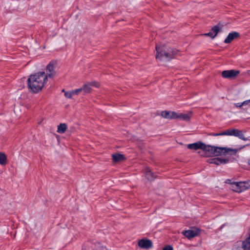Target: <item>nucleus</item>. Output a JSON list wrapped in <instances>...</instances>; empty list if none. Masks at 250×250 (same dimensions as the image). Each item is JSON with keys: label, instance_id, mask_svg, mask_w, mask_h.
I'll list each match as a JSON object with an SVG mask.
<instances>
[{"label": "nucleus", "instance_id": "5", "mask_svg": "<svg viewBox=\"0 0 250 250\" xmlns=\"http://www.w3.org/2000/svg\"><path fill=\"white\" fill-rule=\"evenodd\" d=\"M227 135L234 136L238 137L240 139L243 141H247L248 138H246L242 131L237 129H231L227 130Z\"/></svg>", "mask_w": 250, "mask_h": 250}, {"label": "nucleus", "instance_id": "30", "mask_svg": "<svg viewBox=\"0 0 250 250\" xmlns=\"http://www.w3.org/2000/svg\"><path fill=\"white\" fill-rule=\"evenodd\" d=\"M223 135H227V130L219 133V136H223Z\"/></svg>", "mask_w": 250, "mask_h": 250}, {"label": "nucleus", "instance_id": "11", "mask_svg": "<svg viewBox=\"0 0 250 250\" xmlns=\"http://www.w3.org/2000/svg\"><path fill=\"white\" fill-rule=\"evenodd\" d=\"M240 34L237 32H232L229 34L227 38L224 41V42L226 43H230L233 40L239 38Z\"/></svg>", "mask_w": 250, "mask_h": 250}, {"label": "nucleus", "instance_id": "13", "mask_svg": "<svg viewBox=\"0 0 250 250\" xmlns=\"http://www.w3.org/2000/svg\"><path fill=\"white\" fill-rule=\"evenodd\" d=\"M210 164H214L216 165H219L220 164H225L229 162L228 159H224L222 158H214L209 160Z\"/></svg>", "mask_w": 250, "mask_h": 250}, {"label": "nucleus", "instance_id": "6", "mask_svg": "<svg viewBox=\"0 0 250 250\" xmlns=\"http://www.w3.org/2000/svg\"><path fill=\"white\" fill-rule=\"evenodd\" d=\"M239 74L240 71L231 69L223 71L222 76L224 78L232 79L236 78Z\"/></svg>", "mask_w": 250, "mask_h": 250}, {"label": "nucleus", "instance_id": "27", "mask_svg": "<svg viewBox=\"0 0 250 250\" xmlns=\"http://www.w3.org/2000/svg\"><path fill=\"white\" fill-rule=\"evenodd\" d=\"M89 84L90 85V86H95L96 87H99V84L98 83L96 82H92L91 83H89Z\"/></svg>", "mask_w": 250, "mask_h": 250}, {"label": "nucleus", "instance_id": "21", "mask_svg": "<svg viewBox=\"0 0 250 250\" xmlns=\"http://www.w3.org/2000/svg\"><path fill=\"white\" fill-rule=\"evenodd\" d=\"M7 164V157L6 155L0 152V165H5Z\"/></svg>", "mask_w": 250, "mask_h": 250}, {"label": "nucleus", "instance_id": "14", "mask_svg": "<svg viewBox=\"0 0 250 250\" xmlns=\"http://www.w3.org/2000/svg\"><path fill=\"white\" fill-rule=\"evenodd\" d=\"M163 117L166 119H176L177 113L172 111H163L161 113Z\"/></svg>", "mask_w": 250, "mask_h": 250}, {"label": "nucleus", "instance_id": "7", "mask_svg": "<svg viewBox=\"0 0 250 250\" xmlns=\"http://www.w3.org/2000/svg\"><path fill=\"white\" fill-rule=\"evenodd\" d=\"M56 62L54 61H51L49 62V63L46 66V73H45V75L46 76V78L48 77L50 78H52L55 75L56 72L55 71V68L56 67Z\"/></svg>", "mask_w": 250, "mask_h": 250}, {"label": "nucleus", "instance_id": "22", "mask_svg": "<svg viewBox=\"0 0 250 250\" xmlns=\"http://www.w3.org/2000/svg\"><path fill=\"white\" fill-rule=\"evenodd\" d=\"M220 30V27L219 25H216L211 28V32L213 33L214 35L216 37L218 32Z\"/></svg>", "mask_w": 250, "mask_h": 250}, {"label": "nucleus", "instance_id": "26", "mask_svg": "<svg viewBox=\"0 0 250 250\" xmlns=\"http://www.w3.org/2000/svg\"><path fill=\"white\" fill-rule=\"evenodd\" d=\"M73 95H78L80 93L83 92L82 88L77 89L72 91Z\"/></svg>", "mask_w": 250, "mask_h": 250}, {"label": "nucleus", "instance_id": "18", "mask_svg": "<svg viewBox=\"0 0 250 250\" xmlns=\"http://www.w3.org/2000/svg\"><path fill=\"white\" fill-rule=\"evenodd\" d=\"M67 125L65 123L60 124L58 126L57 132L59 133H63L66 130Z\"/></svg>", "mask_w": 250, "mask_h": 250}, {"label": "nucleus", "instance_id": "17", "mask_svg": "<svg viewBox=\"0 0 250 250\" xmlns=\"http://www.w3.org/2000/svg\"><path fill=\"white\" fill-rule=\"evenodd\" d=\"M176 119L179 118L185 121H188L191 118L190 114H178L177 113Z\"/></svg>", "mask_w": 250, "mask_h": 250}, {"label": "nucleus", "instance_id": "23", "mask_svg": "<svg viewBox=\"0 0 250 250\" xmlns=\"http://www.w3.org/2000/svg\"><path fill=\"white\" fill-rule=\"evenodd\" d=\"M94 250H107L105 247L101 246L99 244L94 247Z\"/></svg>", "mask_w": 250, "mask_h": 250}, {"label": "nucleus", "instance_id": "29", "mask_svg": "<svg viewBox=\"0 0 250 250\" xmlns=\"http://www.w3.org/2000/svg\"><path fill=\"white\" fill-rule=\"evenodd\" d=\"M163 250H173V248L170 246H167L164 248Z\"/></svg>", "mask_w": 250, "mask_h": 250}, {"label": "nucleus", "instance_id": "24", "mask_svg": "<svg viewBox=\"0 0 250 250\" xmlns=\"http://www.w3.org/2000/svg\"><path fill=\"white\" fill-rule=\"evenodd\" d=\"M64 95L67 98H71L74 95L72 91H71L70 92H65Z\"/></svg>", "mask_w": 250, "mask_h": 250}, {"label": "nucleus", "instance_id": "20", "mask_svg": "<svg viewBox=\"0 0 250 250\" xmlns=\"http://www.w3.org/2000/svg\"><path fill=\"white\" fill-rule=\"evenodd\" d=\"M95 247V244L92 243H87L84 245L82 250H94V247Z\"/></svg>", "mask_w": 250, "mask_h": 250}, {"label": "nucleus", "instance_id": "4", "mask_svg": "<svg viewBox=\"0 0 250 250\" xmlns=\"http://www.w3.org/2000/svg\"><path fill=\"white\" fill-rule=\"evenodd\" d=\"M249 185L245 182H236L232 184V189L237 192H241L248 188Z\"/></svg>", "mask_w": 250, "mask_h": 250}, {"label": "nucleus", "instance_id": "3", "mask_svg": "<svg viewBox=\"0 0 250 250\" xmlns=\"http://www.w3.org/2000/svg\"><path fill=\"white\" fill-rule=\"evenodd\" d=\"M229 152H232L233 154H235L237 152V150L224 147L215 146L214 149L213 156H219L222 154H225Z\"/></svg>", "mask_w": 250, "mask_h": 250}, {"label": "nucleus", "instance_id": "33", "mask_svg": "<svg viewBox=\"0 0 250 250\" xmlns=\"http://www.w3.org/2000/svg\"><path fill=\"white\" fill-rule=\"evenodd\" d=\"M62 92H64V93H65V91H64V89H62Z\"/></svg>", "mask_w": 250, "mask_h": 250}, {"label": "nucleus", "instance_id": "2", "mask_svg": "<svg viewBox=\"0 0 250 250\" xmlns=\"http://www.w3.org/2000/svg\"><path fill=\"white\" fill-rule=\"evenodd\" d=\"M156 50L157 51L156 58L160 60L170 61L174 57L175 55L177 53L176 49L167 47L165 45L160 46L156 44Z\"/></svg>", "mask_w": 250, "mask_h": 250}, {"label": "nucleus", "instance_id": "8", "mask_svg": "<svg viewBox=\"0 0 250 250\" xmlns=\"http://www.w3.org/2000/svg\"><path fill=\"white\" fill-rule=\"evenodd\" d=\"M200 231L199 229L195 228L190 230H184L182 233L188 239H191L199 235Z\"/></svg>", "mask_w": 250, "mask_h": 250}, {"label": "nucleus", "instance_id": "34", "mask_svg": "<svg viewBox=\"0 0 250 250\" xmlns=\"http://www.w3.org/2000/svg\"><path fill=\"white\" fill-rule=\"evenodd\" d=\"M249 164H250V160L249 161Z\"/></svg>", "mask_w": 250, "mask_h": 250}, {"label": "nucleus", "instance_id": "15", "mask_svg": "<svg viewBox=\"0 0 250 250\" xmlns=\"http://www.w3.org/2000/svg\"><path fill=\"white\" fill-rule=\"evenodd\" d=\"M145 173L146 178H147L148 181H153L156 176L154 173H152L150 169L147 167L145 169Z\"/></svg>", "mask_w": 250, "mask_h": 250}, {"label": "nucleus", "instance_id": "1", "mask_svg": "<svg viewBox=\"0 0 250 250\" xmlns=\"http://www.w3.org/2000/svg\"><path fill=\"white\" fill-rule=\"evenodd\" d=\"M47 81L45 73L39 72L29 76L27 79L28 87L31 92L37 93L42 90Z\"/></svg>", "mask_w": 250, "mask_h": 250}, {"label": "nucleus", "instance_id": "10", "mask_svg": "<svg viewBox=\"0 0 250 250\" xmlns=\"http://www.w3.org/2000/svg\"><path fill=\"white\" fill-rule=\"evenodd\" d=\"M138 245L141 248L148 249L152 246V243L148 239H143L138 242Z\"/></svg>", "mask_w": 250, "mask_h": 250}, {"label": "nucleus", "instance_id": "32", "mask_svg": "<svg viewBox=\"0 0 250 250\" xmlns=\"http://www.w3.org/2000/svg\"><path fill=\"white\" fill-rule=\"evenodd\" d=\"M209 135L212 136H219V133H211L209 134Z\"/></svg>", "mask_w": 250, "mask_h": 250}, {"label": "nucleus", "instance_id": "12", "mask_svg": "<svg viewBox=\"0 0 250 250\" xmlns=\"http://www.w3.org/2000/svg\"><path fill=\"white\" fill-rule=\"evenodd\" d=\"M205 146V144L202 142H197L195 143L190 144L188 145V148L190 149L197 150L201 149L203 150L204 146Z\"/></svg>", "mask_w": 250, "mask_h": 250}, {"label": "nucleus", "instance_id": "25", "mask_svg": "<svg viewBox=\"0 0 250 250\" xmlns=\"http://www.w3.org/2000/svg\"><path fill=\"white\" fill-rule=\"evenodd\" d=\"M202 35L206 36H209V37H210L212 39H214L215 37V36L213 34V33H212L211 31L209 32L208 33L203 34Z\"/></svg>", "mask_w": 250, "mask_h": 250}, {"label": "nucleus", "instance_id": "9", "mask_svg": "<svg viewBox=\"0 0 250 250\" xmlns=\"http://www.w3.org/2000/svg\"><path fill=\"white\" fill-rule=\"evenodd\" d=\"M215 146H210V145H206L205 144V146H204L203 150L204 152V156L206 157H212L213 156L214 149H215Z\"/></svg>", "mask_w": 250, "mask_h": 250}, {"label": "nucleus", "instance_id": "16", "mask_svg": "<svg viewBox=\"0 0 250 250\" xmlns=\"http://www.w3.org/2000/svg\"><path fill=\"white\" fill-rule=\"evenodd\" d=\"M125 156L123 154L116 153L112 155V160L114 163H118L125 160Z\"/></svg>", "mask_w": 250, "mask_h": 250}, {"label": "nucleus", "instance_id": "28", "mask_svg": "<svg viewBox=\"0 0 250 250\" xmlns=\"http://www.w3.org/2000/svg\"><path fill=\"white\" fill-rule=\"evenodd\" d=\"M250 103V99L249 100L245 101L241 103V104L243 105V106L249 104Z\"/></svg>", "mask_w": 250, "mask_h": 250}, {"label": "nucleus", "instance_id": "31", "mask_svg": "<svg viewBox=\"0 0 250 250\" xmlns=\"http://www.w3.org/2000/svg\"><path fill=\"white\" fill-rule=\"evenodd\" d=\"M234 105L237 107H241L243 106V105L241 104V103H236Z\"/></svg>", "mask_w": 250, "mask_h": 250}, {"label": "nucleus", "instance_id": "19", "mask_svg": "<svg viewBox=\"0 0 250 250\" xmlns=\"http://www.w3.org/2000/svg\"><path fill=\"white\" fill-rule=\"evenodd\" d=\"M81 88L83 94L89 93L91 90V87L89 83L84 84Z\"/></svg>", "mask_w": 250, "mask_h": 250}]
</instances>
